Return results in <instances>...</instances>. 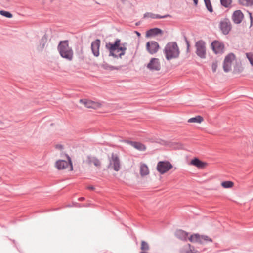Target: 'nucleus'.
<instances>
[{"instance_id": "48", "label": "nucleus", "mask_w": 253, "mask_h": 253, "mask_svg": "<svg viewBox=\"0 0 253 253\" xmlns=\"http://www.w3.org/2000/svg\"><path fill=\"white\" fill-rule=\"evenodd\" d=\"M122 2L125 1L126 0H121Z\"/></svg>"}, {"instance_id": "17", "label": "nucleus", "mask_w": 253, "mask_h": 253, "mask_svg": "<svg viewBox=\"0 0 253 253\" xmlns=\"http://www.w3.org/2000/svg\"><path fill=\"white\" fill-rule=\"evenodd\" d=\"M171 17V15L169 14H166L165 15L161 16L159 14H154L151 12H146L144 14V18L150 17L152 19H162Z\"/></svg>"}, {"instance_id": "26", "label": "nucleus", "mask_w": 253, "mask_h": 253, "mask_svg": "<svg viewBox=\"0 0 253 253\" xmlns=\"http://www.w3.org/2000/svg\"><path fill=\"white\" fill-rule=\"evenodd\" d=\"M48 39V36L46 34H45L41 38L40 40V46L42 48H43L45 47V44L47 42Z\"/></svg>"}, {"instance_id": "10", "label": "nucleus", "mask_w": 253, "mask_h": 253, "mask_svg": "<svg viewBox=\"0 0 253 253\" xmlns=\"http://www.w3.org/2000/svg\"><path fill=\"white\" fill-rule=\"evenodd\" d=\"M146 47L147 51L152 55L157 52L160 47L157 42L151 41L146 43Z\"/></svg>"}, {"instance_id": "19", "label": "nucleus", "mask_w": 253, "mask_h": 253, "mask_svg": "<svg viewBox=\"0 0 253 253\" xmlns=\"http://www.w3.org/2000/svg\"><path fill=\"white\" fill-rule=\"evenodd\" d=\"M80 101L81 103H83L87 108H94V102L93 101L88 100L85 99H81Z\"/></svg>"}, {"instance_id": "30", "label": "nucleus", "mask_w": 253, "mask_h": 253, "mask_svg": "<svg viewBox=\"0 0 253 253\" xmlns=\"http://www.w3.org/2000/svg\"><path fill=\"white\" fill-rule=\"evenodd\" d=\"M234 183L231 181H225L221 183V186L224 188H230L233 186Z\"/></svg>"}, {"instance_id": "9", "label": "nucleus", "mask_w": 253, "mask_h": 253, "mask_svg": "<svg viewBox=\"0 0 253 253\" xmlns=\"http://www.w3.org/2000/svg\"><path fill=\"white\" fill-rule=\"evenodd\" d=\"M211 47L213 51L216 54H222L224 52V44L218 41L215 40L212 42Z\"/></svg>"}, {"instance_id": "1", "label": "nucleus", "mask_w": 253, "mask_h": 253, "mask_svg": "<svg viewBox=\"0 0 253 253\" xmlns=\"http://www.w3.org/2000/svg\"><path fill=\"white\" fill-rule=\"evenodd\" d=\"M126 43L122 44L121 46V40L116 39L114 43L109 42L106 43L105 48L109 51V56H112L114 58H121L126 53V48L125 46Z\"/></svg>"}, {"instance_id": "37", "label": "nucleus", "mask_w": 253, "mask_h": 253, "mask_svg": "<svg viewBox=\"0 0 253 253\" xmlns=\"http://www.w3.org/2000/svg\"><path fill=\"white\" fill-rule=\"evenodd\" d=\"M183 38H184V40L186 43L187 51L188 52V51L189 50V48H190V42L188 41V40L187 39V38L185 34L183 35Z\"/></svg>"}, {"instance_id": "14", "label": "nucleus", "mask_w": 253, "mask_h": 253, "mask_svg": "<svg viewBox=\"0 0 253 253\" xmlns=\"http://www.w3.org/2000/svg\"><path fill=\"white\" fill-rule=\"evenodd\" d=\"M125 142L131 146L140 151H144L146 149L145 145L142 143L126 140Z\"/></svg>"}, {"instance_id": "40", "label": "nucleus", "mask_w": 253, "mask_h": 253, "mask_svg": "<svg viewBox=\"0 0 253 253\" xmlns=\"http://www.w3.org/2000/svg\"><path fill=\"white\" fill-rule=\"evenodd\" d=\"M249 16H250V23H251V26H252L253 22V19L252 15V13L250 12H249Z\"/></svg>"}, {"instance_id": "42", "label": "nucleus", "mask_w": 253, "mask_h": 253, "mask_svg": "<svg viewBox=\"0 0 253 253\" xmlns=\"http://www.w3.org/2000/svg\"><path fill=\"white\" fill-rule=\"evenodd\" d=\"M56 148H60V149H62L63 148V147L61 145H57Z\"/></svg>"}, {"instance_id": "5", "label": "nucleus", "mask_w": 253, "mask_h": 253, "mask_svg": "<svg viewBox=\"0 0 253 253\" xmlns=\"http://www.w3.org/2000/svg\"><path fill=\"white\" fill-rule=\"evenodd\" d=\"M109 160V164L107 168L108 169L112 168L115 171H118L120 169V161L118 155L112 153Z\"/></svg>"}, {"instance_id": "31", "label": "nucleus", "mask_w": 253, "mask_h": 253, "mask_svg": "<svg viewBox=\"0 0 253 253\" xmlns=\"http://www.w3.org/2000/svg\"><path fill=\"white\" fill-rule=\"evenodd\" d=\"M200 244H204L207 242H212V240L211 238H209L207 235H201L200 236Z\"/></svg>"}, {"instance_id": "46", "label": "nucleus", "mask_w": 253, "mask_h": 253, "mask_svg": "<svg viewBox=\"0 0 253 253\" xmlns=\"http://www.w3.org/2000/svg\"><path fill=\"white\" fill-rule=\"evenodd\" d=\"M76 206H78V207H80L84 206L83 205H81V204H79V203H76Z\"/></svg>"}, {"instance_id": "44", "label": "nucleus", "mask_w": 253, "mask_h": 253, "mask_svg": "<svg viewBox=\"0 0 253 253\" xmlns=\"http://www.w3.org/2000/svg\"><path fill=\"white\" fill-rule=\"evenodd\" d=\"M85 199V198L84 197H80L78 199V200L80 201H84V200Z\"/></svg>"}, {"instance_id": "33", "label": "nucleus", "mask_w": 253, "mask_h": 253, "mask_svg": "<svg viewBox=\"0 0 253 253\" xmlns=\"http://www.w3.org/2000/svg\"><path fill=\"white\" fill-rule=\"evenodd\" d=\"M220 1L221 5L225 8L229 7L232 3V0H220Z\"/></svg>"}, {"instance_id": "47", "label": "nucleus", "mask_w": 253, "mask_h": 253, "mask_svg": "<svg viewBox=\"0 0 253 253\" xmlns=\"http://www.w3.org/2000/svg\"><path fill=\"white\" fill-rule=\"evenodd\" d=\"M139 253H148L146 251H142V252H140Z\"/></svg>"}, {"instance_id": "41", "label": "nucleus", "mask_w": 253, "mask_h": 253, "mask_svg": "<svg viewBox=\"0 0 253 253\" xmlns=\"http://www.w3.org/2000/svg\"><path fill=\"white\" fill-rule=\"evenodd\" d=\"M87 189L91 190H93L95 189V188L93 186H87Z\"/></svg>"}, {"instance_id": "38", "label": "nucleus", "mask_w": 253, "mask_h": 253, "mask_svg": "<svg viewBox=\"0 0 253 253\" xmlns=\"http://www.w3.org/2000/svg\"><path fill=\"white\" fill-rule=\"evenodd\" d=\"M218 66L217 62L215 61L212 63L211 68L213 73L215 72Z\"/></svg>"}, {"instance_id": "34", "label": "nucleus", "mask_w": 253, "mask_h": 253, "mask_svg": "<svg viewBox=\"0 0 253 253\" xmlns=\"http://www.w3.org/2000/svg\"><path fill=\"white\" fill-rule=\"evenodd\" d=\"M0 14L8 18H11L13 17L12 14L10 12L4 10H0Z\"/></svg>"}, {"instance_id": "27", "label": "nucleus", "mask_w": 253, "mask_h": 253, "mask_svg": "<svg viewBox=\"0 0 253 253\" xmlns=\"http://www.w3.org/2000/svg\"><path fill=\"white\" fill-rule=\"evenodd\" d=\"M232 63L223 61V68L225 72H229L231 70Z\"/></svg>"}, {"instance_id": "18", "label": "nucleus", "mask_w": 253, "mask_h": 253, "mask_svg": "<svg viewBox=\"0 0 253 253\" xmlns=\"http://www.w3.org/2000/svg\"><path fill=\"white\" fill-rule=\"evenodd\" d=\"M163 30L159 28H154L146 32V37H149L163 34Z\"/></svg>"}, {"instance_id": "4", "label": "nucleus", "mask_w": 253, "mask_h": 253, "mask_svg": "<svg viewBox=\"0 0 253 253\" xmlns=\"http://www.w3.org/2000/svg\"><path fill=\"white\" fill-rule=\"evenodd\" d=\"M196 54L201 59L206 57V42L202 40H200L195 43Z\"/></svg>"}, {"instance_id": "11", "label": "nucleus", "mask_w": 253, "mask_h": 253, "mask_svg": "<svg viewBox=\"0 0 253 253\" xmlns=\"http://www.w3.org/2000/svg\"><path fill=\"white\" fill-rule=\"evenodd\" d=\"M146 67L150 71H160L161 69V64L159 59L156 58H151Z\"/></svg>"}, {"instance_id": "12", "label": "nucleus", "mask_w": 253, "mask_h": 253, "mask_svg": "<svg viewBox=\"0 0 253 253\" xmlns=\"http://www.w3.org/2000/svg\"><path fill=\"white\" fill-rule=\"evenodd\" d=\"M101 41L99 39H97L91 42V48L93 55L98 57L99 55V48Z\"/></svg>"}, {"instance_id": "35", "label": "nucleus", "mask_w": 253, "mask_h": 253, "mask_svg": "<svg viewBox=\"0 0 253 253\" xmlns=\"http://www.w3.org/2000/svg\"><path fill=\"white\" fill-rule=\"evenodd\" d=\"M246 56L251 65L253 66V53H246Z\"/></svg>"}, {"instance_id": "15", "label": "nucleus", "mask_w": 253, "mask_h": 253, "mask_svg": "<svg viewBox=\"0 0 253 253\" xmlns=\"http://www.w3.org/2000/svg\"><path fill=\"white\" fill-rule=\"evenodd\" d=\"M190 164L200 169H204L208 165L206 162L202 161L198 158H194L192 159L190 162Z\"/></svg>"}, {"instance_id": "24", "label": "nucleus", "mask_w": 253, "mask_h": 253, "mask_svg": "<svg viewBox=\"0 0 253 253\" xmlns=\"http://www.w3.org/2000/svg\"><path fill=\"white\" fill-rule=\"evenodd\" d=\"M239 3L241 5L247 6L253 5V0H238Z\"/></svg>"}, {"instance_id": "23", "label": "nucleus", "mask_w": 253, "mask_h": 253, "mask_svg": "<svg viewBox=\"0 0 253 253\" xmlns=\"http://www.w3.org/2000/svg\"><path fill=\"white\" fill-rule=\"evenodd\" d=\"M140 172L142 176H145L148 174L149 169L146 165L142 164L141 165Z\"/></svg>"}, {"instance_id": "21", "label": "nucleus", "mask_w": 253, "mask_h": 253, "mask_svg": "<svg viewBox=\"0 0 253 253\" xmlns=\"http://www.w3.org/2000/svg\"><path fill=\"white\" fill-rule=\"evenodd\" d=\"M203 120L204 119L203 117L200 115H197L194 117L189 119L188 122L201 123Z\"/></svg>"}, {"instance_id": "13", "label": "nucleus", "mask_w": 253, "mask_h": 253, "mask_svg": "<svg viewBox=\"0 0 253 253\" xmlns=\"http://www.w3.org/2000/svg\"><path fill=\"white\" fill-rule=\"evenodd\" d=\"M244 14L240 10L235 11L232 15V20L234 23L238 24L242 22L244 18Z\"/></svg>"}, {"instance_id": "20", "label": "nucleus", "mask_w": 253, "mask_h": 253, "mask_svg": "<svg viewBox=\"0 0 253 253\" xmlns=\"http://www.w3.org/2000/svg\"><path fill=\"white\" fill-rule=\"evenodd\" d=\"M101 67L105 70H110V71H112L114 70H118L120 68L118 67H116V66H113L110 65L108 64L107 63L105 62H103V64L101 65Z\"/></svg>"}, {"instance_id": "45", "label": "nucleus", "mask_w": 253, "mask_h": 253, "mask_svg": "<svg viewBox=\"0 0 253 253\" xmlns=\"http://www.w3.org/2000/svg\"><path fill=\"white\" fill-rule=\"evenodd\" d=\"M135 33L136 34L137 36L140 37L141 36V34L139 32L136 31H135Z\"/></svg>"}, {"instance_id": "16", "label": "nucleus", "mask_w": 253, "mask_h": 253, "mask_svg": "<svg viewBox=\"0 0 253 253\" xmlns=\"http://www.w3.org/2000/svg\"><path fill=\"white\" fill-rule=\"evenodd\" d=\"M175 235L177 238L182 241H186L188 239V233L181 229L177 230L175 232Z\"/></svg>"}, {"instance_id": "22", "label": "nucleus", "mask_w": 253, "mask_h": 253, "mask_svg": "<svg viewBox=\"0 0 253 253\" xmlns=\"http://www.w3.org/2000/svg\"><path fill=\"white\" fill-rule=\"evenodd\" d=\"M188 239L191 242H197L200 243V236L199 234H194L191 235Z\"/></svg>"}, {"instance_id": "36", "label": "nucleus", "mask_w": 253, "mask_h": 253, "mask_svg": "<svg viewBox=\"0 0 253 253\" xmlns=\"http://www.w3.org/2000/svg\"><path fill=\"white\" fill-rule=\"evenodd\" d=\"M92 163L96 167H100L101 166V163L100 161L96 157H93L92 158Z\"/></svg>"}, {"instance_id": "3", "label": "nucleus", "mask_w": 253, "mask_h": 253, "mask_svg": "<svg viewBox=\"0 0 253 253\" xmlns=\"http://www.w3.org/2000/svg\"><path fill=\"white\" fill-rule=\"evenodd\" d=\"M57 50L60 55L63 58L71 61L73 57V51L69 46L68 40L61 41L57 46Z\"/></svg>"}, {"instance_id": "32", "label": "nucleus", "mask_w": 253, "mask_h": 253, "mask_svg": "<svg viewBox=\"0 0 253 253\" xmlns=\"http://www.w3.org/2000/svg\"><path fill=\"white\" fill-rule=\"evenodd\" d=\"M204 1L207 10L210 12H212L213 9L210 0H204Z\"/></svg>"}, {"instance_id": "43", "label": "nucleus", "mask_w": 253, "mask_h": 253, "mask_svg": "<svg viewBox=\"0 0 253 253\" xmlns=\"http://www.w3.org/2000/svg\"><path fill=\"white\" fill-rule=\"evenodd\" d=\"M193 0L195 6H197L198 4V0Z\"/></svg>"}, {"instance_id": "2", "label": "nucleus", "mask_w": 253, "mask_h": 253, "mask_svg": "<svg viewBox=\"0 0 253 253\" xmlns=\"http://www.w3.org/2000/svg\"><path fill=\"white\" fill-rule=\"evenodd\" d=\"M163 52L168 61L179 57L180 50L176 42H168L165 46Z\"/></svg>"}, {"instance_id": "28", "label": "nucleus", "mask_w": 253, "mask_h": 253, "mask_svg": "<svg viewBox=\"0 0 253 253\" xmlns=\"http://www.w3.org/2000/svg\"><path fill=\"white\" fill-rule=\"evenodd\" d=\"M235 58V56L234 53H230L226 55L223 61L232 63V61Z\"/></svg>"}, {"instance_id": "7", "label": "nucleus", "mask_w": 253, "mask_h": 253, "mask_svg": "<svg viewBox=\"0 0 253 253\" xmlns=\"http://www.w3.org/2000/svg\"><path fill=\"white\" fill-rule=\"evenodd\" d=\"M172 164L169 161H160L158 163L157 169L161 174H164L172 168Z\"/></svg>"}, {"instance_id": "25", "label": "nucleus", "mask_w": 253, "mask_h": 253, "mask_svg": "<svg viewBox=\"0 0 253 253\" xmlns=\"http://www.w3.org/2000/svg\"><path fill=\"white\" fill-rule=\"evenodd\" d=\"M188 249L185 251V253H200L198 251L195 249L194 246L188 244L187 245Z\"/></svg>"}, {"instance_id": "29", "label": "nucleus", "mask_w": 253, "mask_h": 253, "mask_svg": "<svg viewBox=\"0 0 253 253\" xmlns=\"http://www.w3.org/2000/svg\"><path fill=\"white\" fill-rule=\"evenodd\" d=\"M140 249L142 251H147L150 249V246L148 243L145 241H141Z\"/></svg>"}, {"instance_id": "8", "label": "nucleus", "mask_w": 253, "mask_h": 253, "mask_svg": "<svg viewBox=\"0 0 253 253\" xmlns=\"http://www.w3.org/2000/svg\"><path fill=\"white\" fill-rule=\"evenodd\" d=\"M68 161L63 160H59L56 162V167L59 170L64 169L69 166H70V170H73V165L71 158L68 156Z\"/></svg>"}, {"instance_id": "49", "label": "nucleus", "mask_w": 253, "mask_h": 253, "mask_svg": "<svg viewBox=\"0 0 253 253\" xmlns=\"http://www.w3.org/2000/svg\"><path fill=\"white\" fill-rule=\"evenodd\" d=\"M136 25H139V23H136Z\"/></svg>"}, {"instance_id": "50", "label": "nucleus", "mask_w": 253, "mask_h": 253, "mask_svg": "<svg viewBox=\"0 0 253 253\" xmlns=\"http://www.w3.org/2000/svg\"><path fill=\"white\" fill-rule=\"evenodd\" d=\"M2 123V122L0 121V124Z\"/></svg>"}, {"instance_id": "6", "label": "nucleus", "mask_w": 253, "mask_h": 253, "mask_svg": "<svg viewBox=\"0 0 253 253\" xmlns=\"http://www.w3.org/2000/svg\"><path fill=\"white\" fill-rule=\"evenodd\" d=\"M219 27L223 35H228L232 29V24L230 19L228 18L222 19L219 22Z\"/></svg>"}, {"instance_id": "39", "label": "nucleus", "mask_w": 253, "mask_h": 253, "mask_svg": "<svg viewBox=\"0 0 253 253\" xmlns=\"http://www.w3.org/2000/svg\"><path fill=\"white\" fill-rule=\"evenodd\" d=\"M92 158L93 157L90 156H88L87 157V160L88 161V163L89 164H91V163H92Z\"/></svg>"}]
</instances>
